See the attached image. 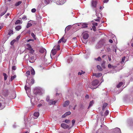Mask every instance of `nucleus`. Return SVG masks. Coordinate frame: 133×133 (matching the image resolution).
<instances>
[{
  "label": "nucleus",
  "mask_w": 133,
  "mask_h": 133,
  "mask_svg": "<svg viewBox=\"0 0 133 133\" xmlns=\"http://www.w3.org/2000/svg\"><path fill=\"white\" fill-rule=\"evenodd\" d=\"M99 82V81L97 79H95L92 82V85H89L90 88L92 89H95L97 88V87L96 86L97 85Z\"/></svg>",
  "instance_id": "nucleus-1"
},
{
  "label": "nucleus",
  "mask_w": 133,
  "mask_h": 133,
  "mask_svg": "<svg viewBox=\"0 0 133 133\" xmlns=\"http://www.w3.org/2000/svg\"><path fill=\"white\" fill-rule=\"evenodd\" d=\"M0 110H2L5 107V99L2 96H0Z\"/></svg>",
  "instance_id": "nucleus-2"
},
{
  "label": "nucleus",
  "mask_w": 133,
  "mask_h": 133,
  "mask_svg": "<svg viewBox=\"0 0 133 133\" xmlns=\"http://www.w3.org/2000/svg\"><path fill=\"white\" fill-rule=\"evenodd\" d=\"M61 127L64 129H70L71 127H70L69 125L65 123H62L61 124Z\"/></svg>",
  "instance_id": "nucleus-3"
},
{
  "label": "nucleus",
  "mask_w": 133,
  "mask_h": 133,
  "mask_svg": "<svg viewBox=\"0 0 133 133\" xmlns=\"http://www.w3.org/2000/svg\"><path fill=\"white\" fill-rule=\"evenodd\" d=\"M28 47L27 49L30 51V53L32 54L34 52V50H33L31 45L29 44H27L26 45Z\"/></svg>",
  "instance_id": "nucleus-4"
},
{
  "label": "nucleus",
  "mask_w": 133,
  "mask_h": 133,
  "mask_svg": "<svg viewBox=\"0 0 133 133\" xmlns=\"http://www.w3.org/2000/svg\"><path fill=\"white\" fill-rule=\"evenodd\" d=\"M29 60L30 63H32L34 62L35 59L34 56H32L31 57L29 56Z\"/></svg>",
  "instance_id": "nucleus-5"
},
{
  "label": "nucleus",
  "mask_w": 133,
  "mask_h": 133,
  "mask_svg": "<svg viewBox=\"0 0 133 133\" xmlns=\"http://www.w3.org/2000/svg\"><path fill=\"white\" fill-rule=\"evenodd\" d=\"M80 25L82 26V28H85L88 27V24L85 23H80Z\"/></svg>",
  "instance_id": "nucleus-6"
},
{
  "label": "nucleus",
  "mask_w": 133,
  "mask_h": 133,
  "mask_svg": "<svg viewBox=\"0 0 133 133\" xmlns=\"http://www.w3.org/2000/svg\"><path fill=\"white\" fill-rule=\"evenodd\" d=\"M89 36L88 34L87 33H84L83 34V38L85 39H87Z\"/></svg>",
  "instance_id": "nucleus-7"
},
{
  "label": "nucleus",
  "mask_w": 133,
  "mask_h": 133,
  "mask_svg": "<svg viewBox=\"0 0 133 133\" xmlns=\"http://www.w3.org/2000/svg\"><path fill=\"white\" fill-rule=\"evenodd\" d=\"M57 52V50L55 48H53L51 51V54L53 55H55Z\"/></svg>",
  "instance_id": "nucleus-8"
},
{
  "label": "nucleus",
  "mask_w": 133,
  "mask_h": 133,
  "mask_svg": "<svg viewBox=\"0 0 133 133\" xmlns=\"http://www.w3.org/2000/svg\"><path fill=\"white\" fill-rule=\"evenodd\" d=\"M97 4V1H93L92 3V6L94 7H95Z\"/></svg>",
  "instance_id": "nucleus-9"
},
{
  "label": "nucleus",
  "mask_w": 133,
  "mask_h": 133,
  "mask_svg": "<svg viewBox=\"0 0 133 133\" xmlns=\"http://www.w3.org/2000/svg\"><path fill=\"white\" fill-rule=\"evenodd\" d=\"M56 102L57 101H53L52 100H50L49 104L50 105H55Z\"/></svg>",
  "instance_id": "nucleus-10"
},
{
  "label": "nucleus",
  "mask_w": 133,
  "mask_h": 133,
  "mask_svg": "<svg viewBox=\"0 0 133 133\" xmlns=\"http://www.w3.org/2000/svg\"><path fill=\"white\" fill-rule=\"evenodd\" d=\"M70 103V102L69 101H66L63 104V106L64 107H66L69 105Z\"/></svg>",
  "instance_id": "nucleus-11"
},
{
  "label": "nucleus",
  "mask_w": 133,
  "mask_h": 133,
  "mask_svg": "<svg viewBox=\"0 0 133 133\" xmlns=\"http://www.w3.org/2000/svg\"><path fill=\"white\" fill-rule=\"evenodd\" d=\"M39 115V113L38 112H35L34 114V116L35 117H34L35 118H37Z\"/></svg>",
  "instance_id": "nucleus-12"
},
{
  "label": "nucleus",
  "mask_w": 133,
  "mask_h": 133,
  "mask_svg": "<svg viewBox=\"0 0 133 133\" xmlns=\"http://www.w3.org/2000/svg\"><path fill=\"white\" fill-rule=\"evenodd\" d=\"M102 75V74L101 73H98L97 74L94 73L93 74V75L94 76L98 77L101 76Z\"/></svg>",
  "instance_id": "nucleus-13"
},
{
  "label": "nucleus",
  "mask_w": 133,
  "mask_h": 133,
  "mask_svg": "<svg viewBox=\"0 0 133 133\" xmlns=\"http://www.w3.org/2000/svg\"><path fill=\"white\" fill-rule=\"evenodd\" d=\"M94 101L92 100V101H91L90 102L89 105L88 107V109L89 108L91 107V106H92V105L93 104H94Z\"/></svg>",
  "instance_id": "nucleus-14"
},
{
  "label": "nucleus",
  "mask_w": 133,
  "mask_h": 133,
  "mask_svg": "<svg viewBox=\"0 0 133 133\" xmlns=\"http://www.w3.org/2000/svg\"><path fill=\"white\" fill-rule=\"evenodd\" d=\"M61 38H63V39L62 40V42L65 43L66 41V39L65 37V36L64 35Z\"/></svg>",
  "instance_id": "nucleus-15"
},
{
  "label": "nucleus",
  "mask_w": 133,
  "mask_h": 133,
  "mask_svg": "<svg viewBox=\"0 0 133 133\" xmlns=\"http://www.w3.org/2000/svg\"><path fill=\"white\" fill-rule=\"evenodd\" d=\"M45 3L46 4H48L50 2H52V0H44Z\"/></svg>",
  "instance_id": "nucleus-16"
},
{
  "label": "nucleus",
  "mask_w": 133,
  "mask_h": 133,
  "mask_svg": "<svg viewBox=\"0 0 133 133\" xmlns=\"http://www.w3.org/2000/svg\"><path fill=\"white\" fill-rule=\"evenodd\" d=\"M123 83L122 82H120L117 85V87L118 88H119L122 85H123Z\"/></svg>",
  "instance_id": "nucleus-17"
},
{
  "label": "nucleus",
  "mask_w": 133,
  "mask_h": 133,
  "mask_svg": "<svg viewBox=\"0 0 133 133\" xmlns=\"http://www.w3.org/2000/svg\"><path fill=\"white\" fill-rule=\"evenodd\" d=\"M45 50L44 48H41L39 49V52L41 53H43L45 52Z\"/></svg>",
  "instance_id": "nucleus-18"
},
{
  "label": "nucleus",
  "mask_w": 133,
  "mask_h": 133,
  "mask_svg": "<svg viewBox=\"0 0 133 133\" xmlns=\"http://www.w3.org/2000/svg\"><path fill=\"white\" fill-rule=\"evenodd\" d=\"M16 77V75H14V76H11V78L10 79L11 81H13L15 78Z\"/></svg>",
  "instance_id": "nucleus-19"
},
{
  "label": "nucleus",
  "mask_w": 133,
  "mask_h": 133,
  "mask_svg": "<svg viewBox=\"0 0 133 133\" xmlns=\"http://www.w3.org/2000/svg\"><path fill=\"white\" fill-rule=\"evenodd\" d=\"M21 28V27L20 25H18L16 26L15 28V29L17 30H19Z\"/></svg>",
  "instance_id": "nucleus-20"
},
{
  "label": "nucleus",
  "mask_w": 133,
  "mask_h": 133,
  "mask_svg": "<svg viewBox=\"0 0 133 133\" xmlns=\"http://www.w3.org/2000/svg\"><path fill=\"white\" fill-rule=\"evenodd\" d=\"M71 28V26L70 25H68L67 26L65 29V31L66 30L67 31H69V30H70Z\"/></svg>",
  "instance_id": "nucleus-21"
},
{
  "label": "nucleus",
  "mask_w": 133,
  "mask_h": 133,
  "mask_svg": "<svg viewBox=\"0 0 133 133\" xmlns=\"http://www.w3.org/2000/svg\"><path fill=\"white\" fill-rule=\"evenodd\" d=\"M31 36L34 38V39L36 40V39L35 35L34 34L33 32H32L31 33Z\"/></svg>",
  "instance_id": "nucleus-22"
},
{
  "label": "nucleus",
  "mask_w": 133,
  "mask_h": 133,
  "mask_svg": "<svg viewBox=\"0 0 133 133\" xmlns=\"http://www.w3.org/2000/svg\"><path fill=\"white\" fill-rule=\"evenodd\" d=\"M108 105V104L107 103H105L103 104V107H102V110H103Z\"/></svg>",
  "instance_id": "nucleus-23"
},
{
  "label": "nucleus",
  "mask_w": 133,
  "mask_h": 133,
  "mask_svg": "<svg viewBox=\"0 0 133 133\" xmlns=\"http://www.w3.org/2000/svg\"><path fill=\"white\" fill-rule=\"evenodd\" d=\"M115 130L117 131V133H121V131L119 128H116L115 129Z\"/></svg>",
  "instance_id": "nucleus-24"
},
{
  "label": "nucleus",
  "mask_w": 133,
  "mask_h": 133,
  "mask_svg": "<svg viewBox=\"0 0 133 133\" xmlns=\"http://www.w3.org/2000/svg\"><path fill=\"white\" fill-rule=\"evenodd\" d=\"M21 21L19 19L17 20L15 23V24H21Z\"/></svg>",
  "instance_id": "nucleus-25"
},
{
  "label": "nucleus",
  "mask_w": 133,
  "mask_h": 133,
  "mask_svg": "<svg viewBox=\"0 0 133 133\" xmlns=\"http://www.w3.org/2000/svg\"><path fill=\"white\" fill-rule=\"evenodd\" d=\"M3 74L4 77V79L5 80H6L8 76L5 73H3Z\"/></svg>",
  "instance_id": "nucleus-26"
},
{
  "label": "nucleus",
  "mask_w": 133,
  "mask_h": 133,
  "mask_svg": "<svg viewBox=\"0 0 133 133\" xmlns=\"http://www.w3.org/2000/svg\"><path fill=\"white\" fill-rule=\"evenodd\" d=\"M50 100V98L49 96H47L46 98V101L49 103Z\"/></svg>",
  "instance_id": "nucleus-27"
},
{
  "label": "nucleus",
  "mask_w": 133,
  "mask_h": 133,
  "mask_svg": "<svg viewBox=\"0 0 133 133\" xmlns=\"http://www.w3.org/2000/svg\"><path fill=\"white\" fill-rule=\"evenodd\" d=\"M97 69L100 71H102V67L99 65H97Z\"/></svg>",
  "instance_id": "nucleus-28"
},
{
  "label": "nucleus",
  "mask_w": 133,
  "mask_h": 133,
  "mask_svg": "<svg viewBox=\"0 0 133 133\" xmlns=\"http://www.w3.org/2000/svg\"><path fill=\"white\" fill-rule=\"evenodd\" d=\"M22 3V2L21 1H19L18 2H17L15 4V5L16 6H19L20 4H21Z\"/></svg>",
  "instance_id": "nucleus-29"
},
{
  "label": "nucleus",
  "mask_w": 133,
  "mask_h": 133,
  "mask_svg": "<svg viewBox=\"0 0 133 133\" xmlns=\"http://www.w3.org/2000/svg\"><path fill=\"white\" fill-rule=\"evenodd\" d=\"M7 9L5 10L3 12L1 13L0 16H2L4 15L6 12Z\"/></svg>",
  "instance_id": "nucleus-30"
},
{
  "label": "nucleus",
  "mask_w": 133,
  "mask_h": 133,
  "mask_svg": "<svg viewBox=\"0 0 133 133\" xmlns=\"http://www.w3.org/2000/svg\"><path fill=\"white\" fill-rule=\"evenodd\" d=\"M32 25V24H31V23H28L27 24V25L26 26V27L27 28H29V27H30Z\"/></svg>",
  "instance_id": "nucleus-31"
},
{
  "label": "nucleus",
  "mask_w": 133,
  "mask_h": 133,
  "mask_svg": "<svg viewBox=\"0 0 133 133\" xmlns=\"http://www.w3.org/2000/svg\"><path fill=\"white\" fill-rule=\"evenodd\" d=\"M16 41V39H14V40H13L11 42V43H10V44H11L12 45H13L14 43Z\"/></svg>",
  "instance_id": "nucleus-32"
},
{
  "label": "nucleus",
  "mask_w": 133,
  "mask_h": 133,
  "mask_svg": "<svg viewBox=\"0 0 133 133\" xmlns=\"http://www.w3.org/2000/svg\"><path fill=\"white\" fill-rule=\"evenodd\" d=\"M64 122L66 123H69L70 122V121L69 119H66L64 121Z\"/></svg>",
  "instance_id": "nucleus-33"
},
{
  "label": "nucleus",
  "mask_w": 133,
  "mask_h": 133,
  "mask_svg": "<svg viewBox=\"0 0 133 133\" xmlns=\"http://www.w3.org/2000/svg\"><path fill=\"white\" fill-rule=\"evenodd\" d=\"M59 47L60 46L59 45H58L57 46H55L54 47V48H55L56 47V49L57 50H59Z\"/></svg>",
  "instance_id": "nucleus-34"
},
{
  "label": "nucleus",
  "mask_w": 133,
  "mask_h": 133,
  "mask_svg": "<svg viewBox=\"0 0 133 133\" xmlns=\"http://www.w3.org/2000/svg\"><path fill=\"white\" fill-rule=\"evenodd\" d=\"M85 73V72H83V71L81 70V71L78 72V75H81L83 74H84Z\"/></svg>",
  "instance_id": "nucleus-35"
},
{
  "label": "nucleus",
  "mask_w": 133,
  "mask_h": 133,
  "mask_svg": "<svg viewBox=\"0 0 133 133\" xmlns=\"http://www.w3.org/2000/svg\"><path fill=\"white\" fill-rule=\"evenodd\" d=\"M13 31H12V30H10L9 31V32L8 34V35H10L12 34H13Z\"/></svg>",
  "instance_id": "nucleus-36"
},
{
  "label": "nucleus",
  "mask_w": 133,
  "mask_h": 133,
  "mask_svg": "<svg viewBox=\"0 0 133 133\" xmlns=\"http://www.w3.org/2000/svg\"><path fill=\"white\" fill-rule=\"evenodd\" d=\"M75 119H73L72 121V127H73L75 124Z\"/></svg>",
  "instance_id": "nucleus-37"
},
{
  "label": "nucleus",
  "mask_w": 133,
  "mask_h": 133,
  "mask_svg": "<svg viewBox=\"0 0 133 133\" xmlns=\"http://www.w3.org/2000/svg\"><path fill=\"white\" fill-rule=\"evenodd\" d=\"M109 113V112L108 110H106L104 113V115L105 116H107L108 114Z\"/></svg>",
  "instance_id": "nucleus-38"
},
{
  "label": "nucleus",
  "mask_w": 133,
  "mask_h": 133,
  "mask_svg": "<svg viewBox=\"0 0 133 133\" xmlns=\"http://www.w3.org/2000/svg\"><path fill=\"white\" fill-rule=\"evenodd\" d=\"M31 74L32 75H34L35 74V71L34 69L31 70Z\"/></svg>",
  "instance_id": "nucleus-39"
},
{
  "label": "nucleus",
  "mask_w": 133,
  "mask_h": 133,
  "mask_svg": "<svg viewBox=\"0 0 133 133\" xmlns=\"http://www.w3.org/2000/svg\"><path fill=\"white\" fill-rule=\"evenodd\" d=\"M125 56H124L122 57V59L121 63H122V62H124L125 60Z\"/></svg>",
  "instance_id": "nucleus-40"
},
{
  "label": "nucleus",
  "mask_w": 133,
  "mask_h": 133,
  "mask_svg": "<svg viewBox=\"0 0 133 133\" xmlns=\"http://www.w3.org/2000/svg\"><path fill=\"white\" fill-rule=\"evenodd\" d=\"M65 113L66 114V115L67 116V115H70L71 114V112L70 111H68V112H66V113Z\"/></svg>",
  "instance_id": "nucleus-41"
},
{
  "label": "nucleus",
  "mask_w": 133,
  "mask_h": 133,
  "mask_svg": "<svg viewBox=\"0 0 133 133\" xmlns=\"http://www.w3.org/2000/svg\"><path fill=\"white\" fill-rule=\"evenodd\" d=\"M31 11L32 12H35L36 11V9L35 8H33L31 9Z\"/></svg>",
  "instance_id": "nucleus-42"
},
{
  "label": "nucleus",
  "mask_w": 133,
  "mask_h": 133,
  "mask_svg": "<svg viewBox=\"0 0 133 133\" xmlns=\"http://www.w3.org/2000/svg\"><path fill=\"white\" fill-rule=\"evenodd\" d=\"M29 87H27L26 85H25V90H28L29 89Z\"/></svg>",
  "instance_id": "nucleus-43"
},
{
  "label": "nucleus",
  "mask_w": 133,
  "mask_h": 133,
  "mask_svg": "<svg viewBox=\"0 0 133 133\" xmlns=\"http://www.w3.org/2000/svg\"><path fill=\"white\" fill-rule=\"evenodd\" d=\"M96 60L98 61H101V58L100 57H99L97 58Z\"/></svg>",
  "instance_id": "nucleus-44"
},
{
  "label": "nucleus",
  "mask_w": 133,
  "mask_h": 133,
  "mask_svg": "<svg viewBox=\"0 0 133 133\" xmlns=\"http://www.w3.org/2000/svg\"><path fill=\"white\" fill-rule=\"evenodd\" d=\"M92 28L93 29V30L94 31H96V26H92Z\"/></svg>",
  "instance_id": "nucleus-45"
},
{
  "label": "nucleus",
  "mask_w": 133,
  "mask_h": 133,
  "mask_svg": "<svg viewBox=\"0 0 133 133\" xmlns=\"http://www.w3.org/2000/svg\"><path fill=\"white\" fill-rule=\"evenodd\" d=\"M100 17H98V19H95L94 20H95L97 22H99L100 21Z\"/></svg>",
  "instance_id": "nucleus-46"
},
{
  "label": "nucleus",
  "mask_w": 133,
  "mask_h": 133,
  "mask_svg": "<svg viewBox=\"0 0 133 133\" xmlns=\"http://www.w3.org/2000/svg\"><path fill=\"white\" fill-rule=\"evenodd\" d=\"M67 115H66V114H65V113L64 114L62 115V118H64Z\"/></svg>",
  "instance_id": "nucleus-47"
},
{
  "label": "nucleus",
  "mask_w": 133,
  "mask_h": 133,
  "mask_svg": "<svg viewBox=\"0 0 133 133\" xmlns=\"http://www.w3.org/2000/svg\"><path fill=\"white\" fill-rule=\"evenodd\" d=\"M92 24L94 26H97L98 25L97 23H92Z\"/></svg>",
  "instance_id": "nucleus-48"
},
{
  "label": "nucleus",
  "mask_w": 133,
  "mask_h": 133,
  "mask_svg": "<svg viewBox=\"0 0 133 133\" xmlns=\"http://www.w3.org/2000/svg\"><path fill=\"white\" fill-rule=\"evenodd\" d=\"M12 70H15L16 69V67L15 66H12Z\"/></svg>",
  "instance_id": "nucleus-49"
},
{
  "label": "nucleus",
  "mask_w": 133,
  "mask_h": 133,
  "mask_svg": "<svg viewBox=\"0 0 133 133\" xmlns=\"http://www.w3.org/2000/svg\"><path fill=\"white\" fill-rule=\"evenodd\" d=\"M63 38H61L58 41V44H59V43H60L61 42H62V39H63Z\"/></svg>",
  "instance_id": "nucleus-50"
},
{
  "label": "nucleus",
  "mask_w": 133,
  "mask_h": 133,
  "mask_svg": "<svg viewBox=\"0 0 133 133\" xmlns=\"http://www.w3.org/2000/svg\"><path fill=\"white\" fill-rule=\"evenodd\" d=\"M30 72L29 71H27L26 72V74L28 75H30Z\"/></svg>",
  "instance_id": "nucleus-51"
},
{
  "label": "nucleus",
  "mask_w": 133,
  "mask_h": 133,
  "mask_svg": "<svg viewBox=\"0 0 133 133\" xmlns=\"http://www.w3.org/2000/svg\"><path fill=\"white\" fill-rule=\"evenodd\" d=\"M10 14L9 13H7L6 15L5 16V17L6 18H7V16H9L10 15Z\"/></svg>",
  "instance_id": "nucleus-52"
},
{
  "label": "nucleus",
  "mask_w": 133,
  "mask_h": 133,
  "mask_svg": "<svg viewBox=\"0 0 133 133\" xmlns=\"http://www.w3.org/2000/svg\"><path fill=\"white\" fill-rule=\"evenodd\" d=\"M34 41V39H29L28 41V42H30V41Z\"/></svg>",
  "instance_id": "nucleus-53"
},
{
  "label": "nucleus",
  "mask_w": 133,
  "mask_h": 133,
  "mask_svg": "<svg viewBox=\"0 0 133 133\" xmlns=\"http://www.w3.org/2000/svg\"><path fill=\"white\" fill-rule=\"evenodd\" d=\"M26 16H24L22 18V19H26Z\"/></svg>",
  "instance_id": "nucleus-54"
},
{
  "label": "nucleus",
  "mask_w": 133,
  "mask_h": 133,
  "mask_svg": "<svg viewBox=\"0 0 133 133\" xmlns=\"http://www.w3.org/2000/svg\"><path fill=\"white\" fill-rule=\"evenodd\" d=\"M109 1V0H103V1L104 3H107L108 1Z\"/></svg>",
  "instance_id": "nucleus-55"
},
{
  "label": "nucleus",
  "mask_w": 133,
  "mask_h": 133,
  "mask_svg": "<svg viewBox=\"0 0 133 133\" xmlns=\"http://www.w3.org/2000/svg\"><path fill=\"white\" fill-rule=\"evenodd\" d=\"M85 97L87 98H89V96L88 95H86L85 96Z\"/></svg>",
  "instance_id": "nucleus-56"
},
{
  "label": "nucleus",
  "mask_w": 133,
  "mask_h": 133,
  "mask_svg": "<svg viewBox=\"0 0 133 133\" xmlns=\"http://www.w3.org/2000/svg\"><path fill=\"white\" fill-rule=\"evenodd\" d=\"M109 42L111 43H113V41L111 39H110L109 40Z\"/></svg>",
  "instance_id": "nucleus-57"
},
{
  "label": "nucleus",
  "mask_w": 133,
  "mask_h": 133,
  "mask_svg": "<svg viewBox=\"0 0 133 133\" xmlns=\"http://www.w3.org/2000/svg\"><path fill=\"white\" fill-rule=\"evenodd\" d=\"M111 65L110 64H109L108 65V67L109 68H111Z\"/></svg>",
  "instance_id": "nucleus-58"
},
{
  "label": "nucleus",
  "mask_w": 133,
  "mask_h": 133,
  "mask_svg": "<svg viewBox=\"0 0 133 133\" xmlns=\"http://www.w3.org/2000/svg\"><path fill=\"white\" fill-rule=\"evenodd\" d=\"M20 36L19 35V36H17L16 38V39H17V40H18L20 38Z\"/></svg>",
  "instance_id": "nucleus-59"
},
{
  "label": "nucleus",
  "mask_w": 133,
  "mask_h": 133,
  "mask_svg": "<svg viewBox=\"0 0 133 133\" xmlns=\"http://www.w3.org/2000/svg\"><path fill=\"white\" fill-rule=\"evenodd\" d=\"M77 106V105H75V106H74V107L73 108V109L74 110H75V108Z\"/></svg>",
  "instance_id": "nucleus-60"
},
{
  "label": "nucleus",
  "mask_w": 133,
  "mask_h": 133,
  "mask_svg": "<svg viewBox=\"0 0 133 133\" xmlns=\"http://www.w3.org/2000/svg\"><path fill=\"white\" fill-rule=\"evenodd\" d=\"M42 105V104H40L38 105V107H41V105Z\"/></svg>",
  "instance_id": "nucleus-61"
},
{
  "label": "nucleus",
  "mask_w": 133,
  "mask_h": 133,
  "mask_svg": "<svg viewBox=\"0 0 133 133\" xmlns=\"http://www.w3.org/2000/svg\"><path fill=\"white\" fill-rule=\"evenodd\" d=\"M106 56V55H103L102 56V57L103 58L104 57H105Z\"/></svg>",
  "instance_id": "nucleus-62"
},
{
  "label": "nucleus",
  "mask_w": 133,
  "mask_h": 133,
  "mask_svg": "<svg viewBox=\"0 0 133 133\" xmlns=\"http://www.w3.org/2000/svg\"><path fill=\"white\" fill-rule=\"evenodd\" d=\"M108 59H109V61H111V59L109 57H108Z\"/></svg>",
  "instance_id": "nucleus-63"
},
{
  "label": "nucleus",
  "mask_w": 133,
  "mask_h": 133,
  "mask_svg": "<svg viewBox=\"0 0 133 133\" xmlns=\"http://www.w3.org/2000/svg\"><path fill=\"white\" fill-rule=\"evenodd\" d=\"M23 133H29V132L28 131H26L24 132H23Z\"/></svg>",
  "instance_id": "nucleus-64"
}]
</instances>
